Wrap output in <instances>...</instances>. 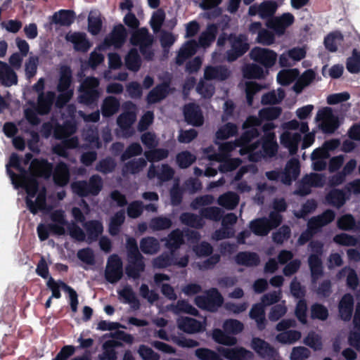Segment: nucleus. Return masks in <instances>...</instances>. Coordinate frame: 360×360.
Segmentation results:
<instances>
[{
    "mask_svg": "<svg viewBox=\"0 0 360 360\" xmlns=\"http://www.w3.org/2000/svg\"><path fill=\"white\" fill-rule=\"evenodd\" d=\"M335 219V212L333 210L327 209L321 214L312 217L308 221V226L319 232L322 227L330 224Z\"/></svg>",
    "mask_w": 360,
    "mask_h": 360,
    "instance_id": "nucleus-21",
    "label": "nucleus"
},
{
    "mask_svg": "<svg viewBox=\"0 0 360 360\" xmlns=\"http://www.w3.org/2000/svg\"><path fill=\"white\" fill-rule=\"evenodd\" d=\"M141 65V57L136 49H131L125 57L127 68L133 72H137Z\"/></svg>",
    "mask_w": 360,
    "mask_h": 360,
    "instance_id": "nucleus-52",
    "label": "nucleus"
},
{
    "mask_svg": "<svg viewBox=\"0 0 360 360\" xmlns=\"http://www.w3.org/2000/svg\"><path fill=\"white\" fill-rule=\"evenodd\" d=\"M130 41L134 46H138L147 42L148 44L153 42V39L146 28H141L132 34Z\"/></svg>",
    "mask_w": 360,
    "mask_h": 360,
    "instance_id": "nucleus-57",
    "label": "nucleus"
},
{
    "mask_svg": "<svg viewBox=\"0 0 360 360\" xmlns=\"http://www.w3.org/2000/svg\"><path fill=\"white\" fill-rule=\"evenodd\" d=\"M118 295L124 299L125 303L131 304L133 309H139L141 307L140 301L130 285H126L123 289L119 290Z\"/></svg>",
    "mask_w": 360,
    "mask_h": 360,
    "instance_id": "nucleus-40",
    "label": "nucleus"
},
{
    "mask_svg": "<svg viewBox=\"0 0 360 360\" xmlns=\"http://www.w3.org/2000/svg\"><path fill=\"white\" fill-rule=\"evenodd\" d=\"M117 166L115 160L112 157L101 159L96 165V169L104 174L112 172Z\"/></svg>",
    "mask_w": 360,
    "mask_h": 360,
    "instance_id": "nucleus-60",
    "label": "nucleus"
},
{
    "mask_svg": "<svg viewBox=\"0 0 360 360\" xmlns=\"http://www.w3.org/2000/svg\"><path fill=\"white\" fill-rule=\"evenodd\" d=\"M298 75L297 69L283 70L277 75V82L282 86H288L297 79Z\"/></svg>",
    "mask_w": 360,
    "mask_h": 360,
    "instance_id": "nucleus-53",
    "label": "nucleus"
},
{
    "mask_svg": "<svg viewBox=\"0 0 360 360\" xmlns=\"http://www.w3.org/2000/svg\"><path fill=\"white\" fill-rule=\"evenodd\" d=\"M278 5L276 1L266 0L259 4L260 18L266 22L273 21L276 16L275 14Z\"/></svg>",
    "mask_w": 360,
    "mask_h": 360,
    "instance_id": "nucleus-30",
    "label": "nucleus"
},
{
    "mask_svg": "<svg viewBox=\"0 0 360 360\" xmlns=\"http://www.w3.org/2000/svg\"><path fill=\"white\" fill-rule=\"evenodd\" d=\"M302 337L301 332L296 330H288L278 333L276 339L282 344L292 345L298 341Z\"/></svg>",
    "mask_w": 360,
    "mask_h": 360,
    "instance_id": "nucleus-49",
    "label": "nucleus"
},
{
    "mask_svg": "<svg viewBox=\"0 0 360 360\" xmlns=\"http://www.w3.org/2000/svg\"><path fill=\"white\" fill-rule=\"evenodd\" d=\"M179 219L183 224L197 229H202L205 224L202 217L191 212H183Z\"/></svg>",
    "mask_w": 360,
    "mask_h": 360,
    "instance_id": "nucleus-44",
    "label": "nucleus"
},
{
    "mask_svg": "<svg viewBox=\"0 0 360 360\" xmlns=\"http://www.w3.org/2000/svg\"><path fill=\"white\" fill-rule=\"evenodd\" d=\"M172 226L171 219L162 216L153 217L149 222V228L153 231L169 229Z\"/></svg>",
    "mask_w": 360,
    "mask_h": 360,
    "instance_id": "nucleus-55",
    "label": "nucleus"
},
{
    "mask_svg": "<svg viewBox=\"0 0 360 360\" xmlns=\"http://www.w3.org/2000/svg\"><path fill=\"white\" fill-rule=\"evenodd\" d=\"M212 339L218 344L226 346H233L237 343L236 338L231 336L224 330L215 328L212 331Z\"/></svg>",
    "mask_w": 360,
    "mask_h": 360,
    "instance_id": "nucleus-45",
    "label": "nucleus"
},
{
    "mask_svg": "<svg viewBox=\"0 0 360 360\" xmlns=\"http://www.w3.org/2000/svg\"><path fill=\"white\" fill-rule=\"evenodd\" d=\"M250 229L255 235L259 236H267L271 230V227L269 226V220L265 217L251 221Z\"/></svg>",
    "mask_w": 360,
    "mask_h": 360,
    "instance_id": "nucleus-35",
    "label": "nucleus"
},
{
    "mask_svg": "<svg viewBox=\"0 0 360 360\" xmlns=\"http://www.w3.org/2000/svg\"><path fill=\"white\" fill-rule=\"evenodd\" d=\"M195 160V156L188 150L180 152L176 156V162L181 169L188 168Z\"/></svg>",
    "mask_w": 360,
    "mask_h": 360,
    "instance_id": "nucleus-62",
    "label": "nucleus"
},
{
    "mask_svg": "<svg viewBox=\"0 0 360 360\" xmlns=\"http://www.w3.org/2000/svg\"><path fill=\"white\" fill-rule=\"evenodd\" d=\"M126 248L128 264L125 267V273L129 278L138 279L146 268L144 257L140 252L134 238H127Z\"/></svg>",
    "mask_w": 360,
    "mask_h": 360,
    "instance_id": "nucleus-1",
    "label": "nucleus"
},
{
    "mask_svg": "<svg viewBox=\"0 0 360 360\" xmlns=\"http://www.w3.org/2000/svg\"><path fill=\"white\" fill-rule=\"evenodd\" d=\"M309 246L311 254L308 257V264L311 281L315 283L323 274V262L321 258L323 252V244L319 240H311Z\"/></svg>",
    "mask_w": 360,
    "mask_h": 360,
    "instance_id": "nucleus-4",
    "label": "nucleus"
},
{
    "mask_svg": "<svg viewBox=\"0 0 360 360\" xmlns=\"http://www.w3.org/2000/svg\"><path fill=\"white\" fill-rule=\"evenodd\" d=\"M99 84V79L95 77L85 78L79 87L77 101L89 107L96 105L101 94Z\"/></svg>",
    "mask_w": 360,
    "mask_h": 360,
    "instance_id": "nucleus-2",
    "label": "nucleus"
},
{
    "mask_svg": "<svg viewBox=\"0 0 360 360\" xmlns=\"http://www.w3.org/2000/svg\"><path fill=\"white\" fill-rule=\"evenodd\" d=\"M178 327L186 333L193 334L202 330V323L193 318L184 317L178 320Z\"/></svg>",
    "mask_w": 360,
    "mask_h": 360,
    "instance_id": "nucleus-34",
    "label": "nucleus"
},
{
    "mask_svg": "<svg viewBox=\"0 0 360 360\" xmlns=\"http://www.w3.org/2000/svg\"><path fill=\"white\" fill-rule=\"evenodd\" d=\"M231 49L226 51V58L229 62H233L243 56L250 49L248 38L245 34L229 36Z\"/></svg>",
    "mask_w": 360,
    "mask_h": 360,
    "instance_id": "nucleus-6",
    "label": "nucleus"
},
{
    "mask_svg": "<svg viewBox=\"0 0 360 360\" xmlns=\"http://www.w3.org/2000/svg\"><path fill=\"white\" fill-rule=\"evenodd\" d=\"M302 140V136L299 133H283L281 136V143L287 148L291 155H295L298 150V146Z\"/></svg>",
    "mask_w": 360,
    "mask_h": 360,
    "instance_id": "nucleus-32",
    "label": "nucleus"
},
{
    "mask_svg": "<svg viewBox=\"0 0 360 360\" xmlns=\"http://www.w3.org/2000/svg\"><path fill=\"white\" fill-rule=\"evenodd\" d=\"M195 303L202 309L215 312L223 304L224 297L217 288H212L207 290L205 295L197 296Z\"/></svg>",
    "mask_w": 360,
    "mask_h": 360,
    "instance_id": "nucleus-5",
    "label": "nucleus"
},
{
    "mask_svg": "<svg viewBox=\"0 0 360 360\" xmlns=\"http://www.w3.org/2000/svg\"><path fill=\"white\" fill-rule=\"evenodd\" d=\"M53 184L58 187L67 186L70 180L69 165L63 161L58 162L53 169L51 175Z\"/></svg>",
    "mask_w": 360,
    "mask_h": 360,
    "instance_id": "nucleus-16",
    "label": "nucleus"
},
{
    "mask_svg": "<svg viewBox=\"0 0 360 360\" xmlns=\"http://www.w3.org/2000/svg\"><path fill=\"white\" fill-rule=\"evenodd\" d=\"M251 348L262 358L272 359L276 356V349L268 342L260 338H252L250 343Z\"/></svg>",
    "mask_w": 360,
    "mask_h": 360,
    "instance_id": "nucleus-18",
    "label": "nucleus"
},
{
    "mask_svg": "<svg viewBox=\"0 0 360 360\" xmlns=\"http://www.w3.org/2000/svg\"><path fill=\"white\" fill-rule=\"evenodd\" d=\"M239 202V196L233 192H227L218 198V203L227 210H233Z\"/></svg>",
    "mask_w": 360,
    "mask_h": 360,
    "instance_id": "nucleus-48",
    "label": "nucleus"
},
{
    "mask_svg": "<svg viewBox=\"0 0 360 360\" xmlns=\"http://www.w3.org/2000/svg\"><path fill=\"white\" fill-rule=\"evenodd\" d=\"M120 345V342L113 340L105 342L103 345V352L98 355V359L100 360H116L117 356L115 347Z\"/></svg>",
    "mask_w": 360,
    "mask_h": 360,
    "instance_id": "nucleus-47",
    "label": "nucleus"
},
{
    "mask_svg": "<svg viewBox=\"0 0 360 360\" xmlns=\"http://www.w3.org/2000/svg\"><path fill=\"white\" fill-rule=\"evenodd\" d=\"M326 200L330 205L339 209L345 204L347 197L342 190L333 188L326 194Z\"/></svg>",
    "mask_w": 360,
    "mask_h": 360,
    "instance_id": "nucleus-38",
    "label": "nucleus"
},
{
    "mask_svg": "<svg viewBox=\"0 0 360 360\" xmlns=\"http://www.w3.org/2000/svg\"><path fill=\"white\" fill-rule=\"evenodd\" d=\"M250 56L256 63L262 65L266 69L271 68L274 65L277 59V54L272 50L255 47L250 53Z\"/></svg>",
    "mask_w": 360,
    "mask_h": 360,
    "instance_id": "nucleus-9",
    "label": "nucleus"
},
{
    "mask_svg": "<svg viewBox=\"0 0 360 360\" xmlns=\"http://www.w3.org/2000/svg\"><path fill=\"white\" fill-rule=\"evenodd\" d=\"M72 72L70 66L62 65L60 68V77L57 86L58 92H68L72 90Z\"/></svg>",
    "mask_w": 360,
    "mask_h": 360,
    "instance_id": "nucleus-27",
    "label": "nucleus"
},
{
    "mask_svg": "<svg viewBox=\"0 0 360 360\" xmlns=\"http://www.w3.org/2000/svg\"><path fill=\"white\" fill-rule=\"evenodd\" d=\"M105 278L111 283H117L123 276V264L121 258L115 254L110 255L108 259Z\"/></svg>",
    "mask_w": 360,
    "mask_h": 360,
    "instance_id": "nucleus-7",
    "label": "nucleus"
},
{
    "mask_svg": "<svg viewBox=\"0 0 360 360\" xmlns=\"http://www.w3.org/2000/svg\"><path fill=\"white\" fill-rule=\"evenodd\" d=\"M242 73L243 77L248 79H261L265 77L264 69L255 63H249L245 65L242 68Z\"/></svg>",
    "mask_w": 360,
    "mask_h": 360,
    "instance_id": "nucleus-39",
    "label": "nucleus"
},
{
    "mask_svg": "<svg viewBox=\"0 0 360 360\" xmlns=\"http://www.w3.org/2000/svg\"><path fill=\"white\" fill-rule=\"evenodd\" d=\"M46 198L45 191L39 193L37 195L35 201H33L32 199L29 198H26V204L27 208L29 209L30 212L34 214H37L39 210H43L46 206Z\"/></svg>",
    "mask_w": 360,
    "mask_h": 360,
    "instance_id": "nucleus-51",
    "label": "nucleus"
},
{
    "mask_svg": "<svg viewBox=\"0 0 360 360\" xmlns=\"http://www.w3.org/2000/svg\"><path fill=\"white\" fill-rule=\"evenodd\" d=\"M244 130L241 135L236 139L235 145L237 147L247 149L250 153H252L253 150H251L252 143L251 142L260 136V131L257 128L246 129Z\"/></svg>",
    "mask_w": 360,
    "mask_h": 360,
    "instance_id": "nucleus-24",
    "label": "nucleus"
},
{
    "mask_svg": "<svg viewBox=\"0 0 360 360\" xmlns=\"http://www.w3.org/2000/svg\"><path fill=\"white\" fill-rule=\"evenodd\" d=\"M282 113V108L279 106H270L263 108L258 112L262 122L264 121H273L280 117Z\"/></svg>",
    "mask_w": 360,
    "mask_h": 360,
    "instance_id": "nucleus-54",
    "label": "nucleus"
},
{
    "mask_svg": "<svg viewBox=\"0 0 360 360\" xmlns=\"http://www.w3.org/2000/svg\"><path fill=\"white\" fill-rule=\"evenodd\" d=\"M76 13L73 10L60 9L50 16L49 22H74Z\"/></svg>",
    "mask_w": 360,
    "mask_h": 360,
    "instance_id": "nucleus-42",
    "label": "nucleus"
},
{
    "mask_svg": "<svg viewBox=\"0 0 360 360\" xmlns=\"http://www.w3.org/2000/svg\"><path fill=\"white\" fill-rule=\"evenodd\" d=\"M103 186V179L98 174L92 175L89 181H77L71 185L72 191L81 198L89 195H98L101 191Z\"/></svg>",
    "mask_w": 360,
    "mask_h": 360,
    "instance_id": "nucleus-3",
    "label": "nucleus"
},
{
    "mask_svg": "<svg viewBox=\"0 0 360 360\" xmlns=\"http://www.w3.org/2000/svg\"><path fill=\"white\" fill-rule=\"evenodd\" d=\"M171 79L169 78L157 84L146 96L148 104H155L164 100L172 92Z\"/></svg>",
    "mask_w": 360,
    "mask_h": 360,
    "instance_id": "nucleus-14",
    "label": "nucleus"
},
{
    "mask_svg": "<svg viewBox=\"0 0 360 360\" xmlns=\"http://www.w3.org/2000/svg\"><path fill=\"white\" fill-rule=\"evenodd\" d=\"M120 107V101L115 96H107L101 105V113L104 117H110L118 112Z\"/></svg>",
    "mask_w": 360,
    "mask_h": 360,
    "instance_id": "nucleus-36",
    "label": "nucleus"
},
{
    "mask_svg": "<svg viewBox=\"0 0 360 360\" xmlns=\"http://www.w3.org/2000/svg\"><path fill=\"white\" fill-rule=\"evenodd\" d=\"M316 120L321 121V129L328 134H333L339 127V120L331 110L326 107L319 110L316 114Z\"/></svg>",
    "mask_w": 360,
    "mask_h": 360,
    "instance_id": "nucleus-8",
    "label": "nucleus"
},
{
    "mask_svg": "<svg viewBox=\"0 0 360 360\" xmlns=\"http://www.w3.org/2000/svg\"><path fill=\"white\" fill-rule=\"evenodd\" d=\"M124 25L134 28L138 27L141 24H117L111 33L105 38L104 43L106 45L120 48L124 44L127 32Z\"/></svg>",
    "mask_w": 360,
    "mask_h": 360,
    "instance_id": "nucleus-11",
    "label": "nucleus"
},
{
    "mask_svg": "<svg viewBox=\"0 0 360 360\" xmlns=\"http://www.w3.org/2000/svg\"><path fill=\"white\" fill-rule=\"evenodd\" d=\"M67 41L73 44L76 51L86 52L90 48V44L86 37V34L82 32L68 34L65 37Z\"/></svg>",
    "mask_w": 360,
    "mask_h": 360,
    "instance_id": "nucleus-31",
    "label": "nucleus"
},
{
    "mask_svg": "<svg viewBox=\"0 0 360 360\" xmlns=\"http://www.w3.org/2000/svg\"><path fill=\"white\" fill-rule=\"evenodd\" d=\"M243 328V323L236 319H227L223 323V329L229 335H237L242 332Z\"/></svg>",
    "mask_w": 360,
    "mask_h": 360,
    "instance_id": "nucleus-63",
    "label": "nucleus"
},
{
    "mask_svg": "<svg viewBox=\"0 0 360 360\" xmlns=\"http://www.w3.org/2000/svg\"><path fill=\"white\" fill-rule=\"evenodd\" d=\"M217 350L221 356L229 360H251L254 356L251 351L243 347L233 348L218 347Z\"/></svg>",
    "mask_w": 360,
    "mask_h": 360,
    "instance_id": "nucleus-15",
    "label": "nucleus"
},
{
    "mask_svg": "<svg viewBox=\"0 0 360 360\" xmlns=\"http://www.w3.org/2000/svg\"><path fill=\"white\" fill-rule=\"evenodd\" d=\"M237 264L245 266H257L260 263L259 255L252 252H239L235 257Z\"/></svg>",
    "mask_w": 360,
    "mask_h": 360,
    "instance_id": "nucleus-33",
    "label": "nucleus"
},
{
    "mask_svg": "<svg viewBox=\"0 0 360 360\" xmlns=\"http://www.w3.org/2000/svg\"><path fill=\"white\" fill-rule=\"evenodd\" d=\"M300 173V165L297 159L292 158L287 163L284 171L281 174V182L285 185H290L297 179Z\"/></svg>",
    "mask_w": 360,
    "mask_h": 360,
    "instance_id": "nucleus-20",
    "label": "nucleus"
},
{
    "mask_svg": "<svg viewBox=\"0 0 360 360\" xmlns=\"http://www.w3.org/2000/svg\"><path fill=\"white\" fill-rule=\"evenodd\" d=\"M262 24H250V30L255 32L258 30L257 41L259 44L269 46L274 43L275 36L272 31L261 29Z\"/></svg>",
    "mask_w": 360,
    "mask_h": 360,
    "instance_id": "nucleus-28",
    "label": "nucleus"
},
{
    "mask_svg": "<svg viewBox=\"0 0 360 360\" xmlns=\"http://www.w3.org/2000/svg\"><path fill=\"white\" fill-rule=\"evenodd\" d=\"M184 243L183 232L179 229L172 231L167 236L165 246L174 254Z\"/></svg>",
    "mask_w": 360,
    "mask_h": 360,
    "instance_id": "nucleus-29",
    "label": "nucleus"
},
{
    "mask_svg": "<svg viewBox=\"0 0 360 360\" xmlns=\"http://www.w3.org/2000/svg\"><path fill=\"white\" fill-rule=\"evenodd\" d=\"M354 306V297L350 293H345L338 304V313L341 320L349 321L352 317Z\"/></svg>",
    "mask_w": 360,
    "mask_h": 360,
    "instance_id": "nucleus-19",
    "label": "nucleus"
},
{
    "mask_svg": "<svg viewBox=\"0 0 360 360\" xmlns=\"http://www.w3.org/2000/svg\"><path fill=\"white\" fill-rule=\"evenodd\" d=\"M197 43L194 40L186 42L179 49L176 58L175 63L177 65H182L184 62L193 56L197 51Z\"/></svg>",
    "mask_w": 360,
    "mask_h": 360,
    "instance_id": "nucleus-25",
    "label": "nucleus"
},
{
    "mask_svg": "<svg viewBox=\"0 0 360 360\" xmlns=\"http://www.w3.org/2000/svg\"><path fill=\"white\" fill-rule=\"evenodd\" d=\"M140 249L144 254L154 255L160 250V243L158 240L154 237H145L140 241Z\"/></svg>",
    "mask_w": 360,
    "mask_h": 360,
    "instance_id": "nucleus-43",
    "label": "nucleus"
},
{
    "mask_svg": "<svg viewBox=\"0 0 360 360\" xmlns=\"http://www.w3.org/2000/svg\"><path fill=\"white\" fill-rule=\"evenodd\" d=\"M56 100V93L52 91H46V94H40L38 95L37 103L35 105L36 112L39 115H46L50 113L53 104Z\"/></svg>",
    "mask_w": 360,
    "mask_h": 360,
    "instance_id": "nucleus-17",
    "label": "nucleus"
},
{
    "mask_svg": "<svg viewBox=\"0 0 360 360\" xmlns=\"http://www.w3.org/2000/svg\"><path fill=\"white\" fill-rule=\"evenodd\" d=\"M200 212L202 217L214 221H220L224 214L221 209L217 207H208L202 208Z\"/></svg>",
    "mask_w": 360,
    "mask_h": 360,
    "instance_id": "nucleus-61",
    "label": "nucleus"
},
{
    "mask_svg": "<svg viewBox=\"0 0 360 360\" xmlns=\"http://www.w3.org/2000/svg\"><path fill=\"white\" fill-rule=\"evenodd\" d=\"M0 82L5 86H11L18 83L15 72L6 63L0 61Z\"/></svg>",
    "mask_w": 360,
    "mask_h": 360,
    "instance_id": "nucleus-26",
    "label": "nucleus"
},
{
    "mask_svg": "<svg viewBox=\"0 0 360 360\" xmlns=\"http://www.w3.org/2000/svg\"><path fill=\"white\" fill-rule=\"evenodd\" d=\"M230 70L224 65H208L205 68L204 79L207 81H224L229 77Z\"/></svg>",
    "mask_w": 360,
    "mask_h": 360,
    "instance_id": "nucleus-22",
    "label": "nucleus"
},
{
    "mask_svg": "<svg viewBox=\"0 0 360 360\" xmlns=\"http://www.w3.org/2000/svg\"><path fill=\"white\" fill-rule=\"evenodd\" d=\"M238 129L236 124L227 122L221 127L216 132L215 137L218 140H226L238 134Z\"/></svg>",
    "mask_w": 360,
    "mask_h": 360,
    "instance_id": "nucleus-46",
    "label": "nucleus"
},
{
    "mask_svg": "<svg viewBox=\"0 0 360 360\" xmlns=\"http://www.w3.org/2000/svg\"><path fill=\"white\" fill-rule=\"evenodd\" d=\"M169 153L167 149L154 148L151 150L145 151L144 156L148 162H155L167 158Z\"/></svg>",
    "mask_w": 360,
    "mask_h": 360,
    "instance_id": "nucleus-58",
    "label": "nucleus"
},
{
    "mask_svg": "<svg viewBox=\"0 0 360 360\" xmlns=\"http://www.w3.org/2000/svg\"><path fill=\"white\" fill-rule=\"evenodd\" d=\"M184 120L188 124L199 127L204 124V117L200 106L194 103H189L184 106Z\"/></svg>",
    "mask_w": 360,
    "mask_h": 360,
    "instance_id": "nucleus-13",
    "label": "nucleus"
},
{
    "mask_svg": "<svg viewBox=\"0 0 360 360\" xmlns=\"http://www.w3.org/2000/svg\"><path fill=\"white\" fill-rule=\"evenodd\" d=\"M53 164L45 158H34L30 165V170L36 178H43L46 180L51 177Z\"/></svg>",
    "mask_w": 360,
    "mask_h": 360,
    "instance_id": "nucleus-12",
    "label": "nucleus"
},
{
    "mask_svg": "<svg viewBox=\"0 0 360 360\" xmlns=\"http://www.w3.org/2000/svg\"><path fill=\"white\" fill-rule=\"evenodd\" d=\"M346 68L352 74H357L360 72V52L354 49L352 56L347 59Z\"/></svg>",
    "mask_w": 360,
    "mask_h": 360,
    "instance_id": "nucleus-59",
    "label": "nucleus"
},
{
    "mask_svg": "<svg viewBox=\"0 0 360 360\" xmlns=\"http://www.w3.org/2000/svg\"><path fill=\"white\" fill-rule=\"evenodd\" d=\"M259 146H262L260 153L264 158H273L278 152V146L276 137L271 135L262 136L259 139L252 143L251 150L254 152Z\"/></svg>",
    "mask_w": 360,
    "mask_h": 360,
    "instance_id": "nucleus-10",
    "label": "nucleus"
},
{
    "mask_svg": "<svg viewBox=\"0 0 360 360\" xmlns=\"http://www.w3.org/2000/svg\"><path fill=\"white\" fill-rule=\"evenodd\" d=\"M89 240L91 242L96 241L103 232V226L99 220H89L84 224Z\"/></svg>",
    "mask_w": 360,
    "mask_h": 360,
    "instance_id": "nucleus-37",
    "label": "nucleus"
},
{
    "mask_svg": "<svg viewBox=\"0 0 360 360\" xmlns=\"http://www.w3.org/2000/svg\"><path fill=\"white\" fill-rule=\"evenodd\" d=\"M223 0H202L199 7L206 11L205 17L208 20H214L221 15L223 10L219 5Z\"/></svg>",
    "mask_w": 360,
    "mask_h": 360,
    "instance_id": "nucleus-23",
    "label": "nucleus"
},
{
    "mask_svg": "<svg viewBox=\"0 0 360 360\" xmlns=\"http://www.w3.org/2000/svg\"><path fill=\"white\" fill-rule=\"evenodd\" d=\"M195 354L200 360H223L218 353L208 348H198Z\"/></svg>",
    "mask_w": 360,
    "mask_h": 360,
    "instance_id": "nucleus-64",
    "label": "nucleus"
},
{
    "mask_svg": "<svg viewBox=\"0 0 360 360\" xmlns=\"http://www.w3.org/2000/svg\"><path fill=\"white\" fill-rule=\"evenodd\" d=\"M220 24H208V26L205 32H203L199 37V43L201 46L206 47L209 46L213 41H214L218 29Z\"/></svg>",
    "mask_w": 360,
    "mask_h": 360,
    "instance_id": "nucleus-41",
    "label": "nucleus"
},
{
    "mask_svg": "<svg viewBox=\"0 0 360 360\" xmlns=\"http://www.w3.org/2000/svg\"><path fill=\"white\" fill-rule=\"evenodd\" d=\"M16 169L20 172L19 174H16L13 171L8 168V165H6L7 174L11 178L13 184H14L15 187H18V185L16 184V180L22 183V181H26L29 176H33L32 171H30V169L27 170L21 165L17 167Z\"/></svg>",
    "mask_w": 360,
    "mask_h": 360,
    "instance_id": "nucleus-56",
    "label": "nucleus"
},
{
    "mask_svg": "<svg viewBox=\"0 0 360 360\" xmlns=\"http://www.w3.org/2000/svg\"><path fill=\"white\" fill-rule=\"evenodd\" d=\"M125 214L124 210L117 212L113 217H111L109 223V233L112 236H117L120 231V226L124 222Z\"/></svg>",
    "mask_w": 360,
    "mask_h": 360,
    "instance_id": "nucleus-50",
    "label": "nucleus"
}]
</instances>
